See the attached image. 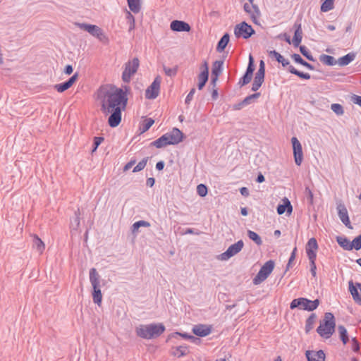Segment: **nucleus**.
I'll return each instance as SVG.
<instances>
[{
  "mask_svg": "<svg viewBox=\"0 0 361 361\" xmlns=\"http://www.w3.org/2000/svg\"><path fill=\"white\" fill-rule=\"evenodd\" d=\"M97 99L101 101L102 111L121 108L124 110L128 104L126 92L115 85H102L97 90Z\"/></svg>",
  "mask_w": 361,
  "mask_h": 361,
  "instance_id": "nucleus-1",
  "label": "nucleus"
},
{
  "mask_svg": "<svg viewBox=\"0 0 361 361\" xmlns=\"http://www.w3.org/2000/svg\"><path fill=\"white\" fill-rule=\"evenodd\" d=\"M166 330L162 323H153L150 324H140L135 328V333L138 337L144 339H152L160 336Z\"/></svg>",
  "mask_w": 361,
  "mask_h": 361,
  "instance_id": "nucleus-2",
  "label": "nucleus"
},
{
  "mask_svg": "<svg viewBox=\"0 0 361 361\" xmlns=\"http://www.w3.org/2000/svg\"><path fill=\"white\" fill-rule=\"evenodd\" d=\"M336 320L334 315L331 312H326L324 314V324L317 329V332L320 336L325 338H329L335 332Z\"/></svg>",
  "mask_w": 361,
  "mask_h": 361,
  "instance_id": "nucleus-3",
  "label": "nucleus"
},
{
  "mask_svg": "<svg viewBox=\"0 0 361 361\" xmlns=\"http://www.w3.org/2000/svg\"><path fill=\"white\" fill-rule=\"evenodd\" d=\"M90 281L92 286V300L97 305L100 306L102 301V294L101 291L100 279L101 276L95 268L90 269Z\"/></svg>",
  "mask_w": 361,
  "mask_h": 361,
  "instance_id": "nucleus-4",
  "label": "nucleus"
},
{
  "mask_svg": "<svg viewBox=\"0 0 361 361\" xmlns=\"http://www.w3.org/2000/svg\"><path fill=\"white\" fill-rule=\"evenodd\" d=\"M293 27L295 29L294 36L293 38V44L295 47H300V53L309 61H315V59L312 54L308 50V49L304 46H300L302 39V30L301 27V23L300 20H296L294 23Z\"/></svg>",
  "mask_w": 361,
  "mask_h": 361,
  "instance_id": "nucleus-5",
  "label": "nucleus"
},
{
  "mask_svg": "<svg viewBox=\"0 0 361 361\" xmlns=\"http://www.w3.org/2000/svg\"><path fill=\"white\" fill-rule=\"evenodd\" d=\"M320 302L321 301L318 298L311 300L306 298H298L291 301L290 308L291 310L298 308L299 310L312 312L319 307Z\"/></svg>",
  "mask_w": 361,
  "mask_h": 361,
  "instance_id": "nucleus-6",
  "label": "nucleus"
},
{
  "mask_svg": "<svg viewBox=\"0 0 361 361\" xmlns=\"http://www.w3.org/2000/svg\"><path fill=\"white\" fill-rule=\"evenodd\" d=\"M275 262L274 260L270 259L266 262L260 268L259 272L253 279L252 282L255 285L260 284L265 281L271 274L274 269Z\"/></svg>",
  "mask_w": 361,
  "mask_h": 361,
  "instance_id": "nucleus-7",
  "label": "nucleus"
},
{
  "mask_svg": "<svg viewBox=\"0 0 361 361\" xmlns=\"http://www.w3.org/2000/svg\"><path fill=\"white\" fill-rule=\"evenodd\" d=\"M255 31L252 27L245 21L237 24L234 27V35L236 38L249 39L255 35Z\"/></svg>",
  "mask_w": 361,
  "mask_h": 361,
  "instance_id": "nucleus-8",
  "label": "nucleus"
},
{
  "mask_svg": "<svg viewBox=\"0 0 361 361\" xmlns=\"http://www.w3.org/2000/svg\"><path fill=\"white\" fill-rule=\"evenodd\" d=\"M126 67L122 73V80L125 82H128L130 78L134 75L140 66V61L138 58H133L132 61H129L126 63Z\"/></svg>",
  "mask_w": 361,
  "mask_h": 361,
  "instance_id": "nucleus-9",
  "label": "nucleus"
},
{
  "mask_svg": "<svg viewBox=\"0 0 361 361\" xmlns=\"http://www.w3.org/2000/svg\"><path fill=\"white\" fill-rule=\"evenodd\" d=\"M255 69V61L253 56L250 54L249 61L244 75L239 79L238 84L240 87L247 85L252 80L253 73Z\"/></svg>",
  "mask_w": 361,
  "mask_h": 361,
  "instance_id": "nucleus-10",
  "label": "nucleus"
},
{
  "mask_svg": "<svg viewBox=\"0 0 361 361\" xmlns=\"http://www.w3.org/2000/svg\"><path fill=\"white\" fill-rule=\"evenodd\" d=\"M161 82V78L159 75H157L152 84L145 90V98L147 99H156L160 92V86Z\"/></svg>",
  "mask_w": 361,
  "mask_h": 361,
  "instance_id": "nucleus-11",
  "label": "nucleus"
},
{
  "mask_svg": "<svg viewBox=\"0 0 361 361\" xmlns=\"http://www.w3.org/2000/svg\"><path fill=\"white\" fill-rule=\"evenodd\" d=\"M249 3L251 4L250 5L247 3H245L243 6L244 11L248 13L250 16V18L253 23L256 25H259V20L258 18H259L261 13L259 11V8L257 5L255 4L254 0H247Z\"/></svg>",
  "mask_w": 361,
  "mask_h": 361,
  "instance_id": "nucleus-12",
  "label": "nucleus"
},
{
  "mask_svg": "<svg viewBox=\"0 0 361 361\" xmlns=\"http://www.w3.org/2000/svg\"><path fill=\"white\" fill-rule=\"evenodd\" d=\"M244 246V243L242 240L232 244L222 254L220 255V259L228 260L233 256L240 252Z\"/></svg>",
  "mask_w": 361,
  "mask_h": 361,
  "instance_id": "nucleus-13",
  "label": "nucleus"
},
{
  "mask_svg": "<svg viewBox=\"0 0 361 361\" xmlns=\"http://www.w3.org/2000/svg\"><path fill=\"white\" fill-rule=\"evenodd\" d=\"M294 161L297 166H300L303 159L302 145L296 137L291 138Z\"/></svg>",
  "mask_w": 361,
  "mask_h": 361,
  "instance_id": "nucleus-14",
  "label": "nucleus"
},
{
  "mask_svg": "<svg viewBox=\"0 0 361 361\" xmlns=\"http://www.w3.org/2000/svg\"><path fill=\"white\" fill-rule=\"evenodd\" d=\"M110 113V116L108 118V124L111 128H116L121 122L122 118V109L121 108H116V109L106 110L105 112Z\"/></svg>",
  "mask_w": 361,
  "mask_h": 361,
  "instance_id": "nucleus-15",
  "label": "nucleus"
},
{
  "mask_svg": "<svg viewBox=\"0 0 361 361\" xmlns=\"http://www.w3.org/2000/svg\"><path fill=\"white\" fill-rule=\"evenodd\" d=\"M348 289L354 301L361 305V283L354 285L353 280L348 282Z\"/></svg>",
  "mask_w": 361,
  "mask_h": 361,
  "instance_id": "nucleus-16",
  "label": "nucleus"
},
{
  "mask_svg": "<svg viewBox=\"0 0 361 361\" xmlns=\"http://www.w3.org/2000/svg\"><path fill=\"white\" fill-rule=\"evenodd\" d=\"M165 135H166L170 145H178L183 141L184 137L183 133L177 128H173L171 132L166 133Z\"/></svg>",
  "mask_w": 361,
  "mask_h": 361,
  "instance_id": "nucleus-17",
  "label": "nucleus"
},
{
  "mask_svg": "<svg viewBox=\"0 0 361 361\" xmlns=\"http://www.w3.org/2000/svg\"><path fill=\"white\" fill-rule=\"evenodd\" d=\"M192 331L197 336L205 337L211 334L212 326L199 324L192 327Z\"/></svg>",
  "mask_w": 361,
  "mask_h": 361,
  "instance_id": "nucleus-18",
  "label": "nucleus"
},
{
  "mask_svg": "<svg viewBox=\"0 0 361 361\" xmlns=\"http://www.w3.org/2000/svg\"><path fill=\"white\" fill-rule=\"evenodd\" d=\"M170 28L174 32H190L191 30L190 25L183 20H174L170 24Z\"/></svg>",
  "mask_w": 361,
  "mask_h": 361,
  "instance_id": "nucleus-19",
  "label": "nucleus"
},
{
  "mask_svg": "<svg viewBox=\"0 0 361 361\" xmlns=\"http://www.w3.org/2000/svg\"><path fill=\"white\" fill-rule=\"evenodd\" d=\"M338 214L342 223L348 228H352L346 207L343 204L337 206Z\"/></svg>",
  "mask_w": 361,
  "mask_h": 361,
  "instance_id": "nucleus-20",
  "label": "nucleus"
},
{
  "mask_svg": "<svg viewBox=\"0 0 361 361\" xmlns=\"http://www.w3.org/2000/svg\"><path fill=\"white\" fill-rule=\"evenodd\" d=\"M87 32H89L92 36L97 37L101 42H104L108 41V38L104 34L102 29L98 27L97 25H90V27L87 30Z\"/></svg>",
  "mask_w": 361,
  "mask_h": 361,
  "instance_id": "nucleus-21",
  "label": "nucleus"
},
{
  "mask_svg": "<svg viewBox=\"0 0 361 361\" xmlns=\"http://www.w3.org/2000/svg\"><path fill=\"white\" fill-rule=\"evenodd\" d=\"M305 355L307 361H325V353L324 350L318 351L307 350Z\"/></svg>",
  "mask_w": 361,
  "mask_h": 361,
  "instance_id": "nucleus-22",
  "label": "nucleus"
},
{
  "mask_svg": "<svg viewBox=\"0 0 361 361\" xmlns=\"http://www.w3.org/2000/svg\"><path fill=\"white\" fill-rule=\"evenodd\" d=\"M276 211L279 215L284 214L286 212L288 216L290 215L293 212V206L290 200L287 197H284L283 204H278Z\"/></svg>",
  "mask_w": 361,
  "mask_h": 361,
  "instance_id": "nucleus-23",
  "label": "nucleus"
},
{
  "mask_svg": "<svg viewBox=\"0 0 361 361\" xmlns=\"http://www.w3.org/2000/svg\"><path fill=\"white\" fill-rule=\"evenodd\" d=\"M318 249L317 241L314 238H311L306 245V253L308 258L317 257L316 251Z\"/></svg>",
  "mask_w": 361,
  "mask_h": 361,
  "instance_id": "nucleus-24",
  "label": "nucleus"
},
{
  "mask_svg": "<svg viewBox=\"0 0 361 361\" xmlns=\"http://www.w3.org/2000/svg\"><path fill=\"white\" fill-rule=\"evenodd\" d=\"M264 77L265 74L260 73H256L253 82L252 84V91L257 92L262 86L264 81Z\"/></svg>",
  "mask_w": 361,
  "mask_h": 361,
  "instance_id": "nucleus-25",
  "label": "nucleus"
},
{
  "mask_svg": "<svg viewBox=\"0 0 361 361\" xmlns=\"http://www.w3.org/2000/svg\"><path fill=\"white\" fill-rule=\"evenodd\" d=\"M230 40V35L228 33L226 32L219 39L216 45V51L219 53H221L224 51L226 47H227Z\"/></svg>",
  "mask_w": 361,
  "mask_h": 361,
  "instance_id": "nucleus-26",
  "label": "nucleus"
},
{
  "mask_svg": "<svg viewBox=\"0 0 361 361\" xmlns=\"http://www.w3.org/2000/svg\"><path fill=\"white\" fill-rule=\"evenodd\" d=\"M338 333L339 339L341 340L342 343L344 345H346L350 341L349 335L346 328L343 325H338Z\"/></svg>",
  "mask_w": 361,
  "mask_h": 361,
  "instance_id": "nucleus-27",
  "label": "nucleus"
},
{
  "mask_svg": "<svg viewBox=\"0 0 361 361\" xmlns=\"http://www.w3.org/2000/svg\"><path fill=\"white\" fill-rule=\"evenodd\" d=\"M356 54L354 52H350L347 54L346 55L340 57L338 59L337 63L341 66H345L350 63L355 58Z\"/></svg>",
  "mask_w": 361,
  "mask_h": 361,
  "instance_id": "nucleus-28",
  "label": "nucleus"
},
{
  "mask_svg": "<svg viewBox=\"0 0 361 361\" xmlns=\"http://www.w3.org/2000/svg\"><path fill=\"white\" fill-rule=\"evenodd\" d=\"M189 353V350L187 345H179L172 348L171 354L177 357H180L187 355Z\"/></svg>",
  "mask_w": 361,
  "mask_h": 361,
  "instance_id": "nucleus-29",
  "label": "nucleus"
},
{
  "mask_svg": "<svg viewBox=\"0 0 361 361\" xmlns=\"http://www.w3.org/2000/svg\"><path fill=\"white\" fill-rule=\"evenodd\" d=\"M32 247L35 248L39 254H42L45 249L44 242L35 234L32 235Z\"/></svg>",
  "mask_w": 361,
  "mask_h": 361,
  "instance_id": "nucleus-30",
  "label": "nucleus"
},
{
  "mask_svg": "<svg viewBox=\"0 0 361 361\" xmlns=\"http://www.w3.org/2000/svg\"><path fill=\"white\" fill-rule=\"evenodd\" d=\"M224 60L215 61L212 64V75L218 76L221 74L223 71Z\"/></svg>",
  "mask_w": 361,
  "mask_h": 361,
  "instance_id": "nucleus-31",
  "label": "nucleus"
},
{
  "mask_svg": "<svg viewBox=\"0 0 361 361\" xmlns=\"http://www.w3.org/2000/svg\"><path fill=\"white\" fill-rule=\"evenodd\" d=\"M150 145L154 146L157 148H162L170 145L169 142H168L166 135L164 134L160 137L151 142Z\"/></svg>",
  "mask_w": 361,
  "mask_h": 361,
  "instance_id": "nucleus-32",
  "label": "nucleus"
},
{
  "mask_svg": "<svg viewBox=\"0 0 361 361\" xmlns=\"http://www.w3.org/2000/svg\"><path fill=\"white\" fill-rule=\"evenodd\" d=\"M149 222L144 220H140L135 222L131 226V232L133 235H136L139 232V228L142 227H149Z\"/></svg>",
  "mask_w": 361,
  "mask_h": 361,
  "instance_id": "nucleus-33",
  "label": "nucleus"
},
{
  "mask_svg": "<svg viewBox=\"0 0 361 361\" xmlns=\"http://www.w3.org/2000/svg\"><path fill=\"white\" fill-rule=\"evenodd\" d=\"M288 71L290 73L297 75L301 79L309 80L311 78V75L309 73L300 71L295 68L294 66H289V67L288 68Z\"/></svg>",
  "mask_w": 361,
  "mask_h": 361,
  "instance_id": "nucleus-34",
  "label": "nucleus"
},
{
  "mask_svg": "<svg viewBox=\"0 0 361 361\" xmlns=\"http://www.w3.org/2000/svg\"><path fill=\"white\" fill-rule=\"evenodd\" d=\"M316 319H317L316 314L312 313L308 317V318L306 319L305 329V332L307 334L309 333L313 329L314 324L316 321Z\"/></svg>",
  "mask_w": 361,
  "mask_h": 361,
  "instance_id": "nucleus-35",
  "label": "nucleus"
},
{
  "mask_svg": "<svg viewBox=\"0 0 361 361\" xmlns=\"http://www.w3.org/2000/svg\"><path fill=\"white\" fill-rule=\"evenodd\" d=\"M128 7L130 10L134 13L140 12L141 6L140 0H127Z\"/></svg>",
  "mask_w": 361,
  "mask_h": 361,
  "instance_id": "nucleus-36",
  "label": "nucleus"
},
{
  "mask_svg": "<svg viewBox=\"0 0 361 361\" xmlns=\"http://www.w3.org/2000/svg\"><path fill=\"white\" fill-rule=\"evenodd\" d=\"M197 78H198L197 88H198V90H201L205 86L206 83L207 82V81L209 80V74H206V73H204V72H201L198 75Z\"/></svg>",
  "mask_w": 361,
  "mask_h": 361,
  "instance_id": "nucleus-37",
  "label": "nucleus"
},
{
  "mask_svg": "<svg viewBox=\"0 0 361 361\" xmlns=\"http://www.w3.org/2000/svg\"><path fill=\"white\" fill-rule=\"evenodd\" d=\"M80 209H78L74 214V217L71 221V228L73 230H78L80 226Z\"/></svg>",
  "mask_w": 361,
  "mask_h": 361,
  "instance_id": "nucleus-38",
  "label": "nucleus"
},
{
  "mask_svg": "<svg viewBox=\"0 0 361 361\" xmlns=\"http://www.w3.org/2000/svg\"><path fill=\"white\" fill-rule=\"evenodd\" d=\"M319 60L326 66H334L337 63L334 56L326 54H322L319 56Z\"/></svg>",
  "mask_w": 361,
  "mask_h": 361,
  "instance_id": "nucleus-39",
  "label": "nucleus"
},
{
  "mask_svg": "<svg viewBox=\"0 0 361 361\" xmlns=\"http://www.w3.org/2000/svg\"><path fill=\"white\" fill-rule=\"evenodd\" d=\"M336 242L338 244L343 247L345 250L350 251V240L345 236H337L336 237Z\"/></svg>",
  "mask_w": 361,
  "mask_h": 361,
  "instance_id": "nucleus-40",
  "label": "nucleus"
},
{
  "mask_svg": "<svg viewBox=\"0 0 361 361\" xmlns=\"http://www.w3.org/2000/svg\"><path fill=\"white\" fill-rule=\"evenodd\" d=\"M247 236L250 240L254 241L257 245L260 246L262 245V240L261 237L259 236V235L258 233H257L256 232L248 230L247 231Z\"/></svg>",
  "mask_w": 361,
  "mask_h": 361,
  "instance_id": "nucleus-41",
  "label": "nucleus"
},
{
  "mask_svg": "<svg viewBox=\"0 0 361 361\" xmlns=\"http://www.w3.org/2000/svg\"><path fill=\"white\" fill-rule=\"evenodd\" d=\"M334 0H325L321 5L320 10L322 12H328L332 10L334 7Z\"/></svg>",
  "mask_w": 361,
  "mask_h": 361,
  "instance_id": "nucleus-42",
  "label": "nucleus"
},
{
  "mask_svg": "<svg viewBox=\"0 0 361 361\" xmlns=\"http://www.w3.org/2000/svg\"><path fill=\"white\" fill-rule=\"evenodd\" d=\"M350 250L355 249L356 250H360L361 249V234L355 237L352 242H350V245H349Z\"/></svg>",
  "mask_w": 361,
  "mask_h": 361,
  "instance_id": "nucleus-43",
  "label": "nucleus"
},
{
  "mask_svg": "<svg viewBox=\"0 0 361 361\" xmlns=\"http://www.w3.org/2000/svg\"><path fill=\"white\" fill-rule=\"evenodd\" d=\"M154 121L151 118H146L143 123L142 124L141 127L140 128V130L142 133H145L146 131H147L150 128L151 126L154 124Z\"/></svg>",
  "mask_w": 361,
  "mask_h": 361,
  "instance_id": "nucleus-44",
  "label": "nucleus"
},
{
  "mask_svg": "<svg viewBox=\"0 0 361 361\" xmlns=\"http://www.w3.org/2000/svg\"><path fill=\"white\" fill-rule=\"evenodd\" d=\"M149 157L143 158L133 169V173L139 172L145 169L148 161Z\"/></svg>",
  "mask_w": 361,
  "mask_h": 361,
  "instance_id": "nucleus-45",
  "label": "nucleus"
},
{
  "mask_svg": "<svg viewBox=\"0 0 361 361\" xmlns=\"http://www.w3.org/2000/svg\"><path fill=\"white\" fill-rule=\"evenodd\" d=\"M163 69H164L165 74L169 77H174L175 75H176L177 72H178V66H175L173 68H169V67H166V66H164Z\"/></svg>",
  "mask_w": 361,
  "mask_h": 361,
  "instance_id": "nucleus-46",
  "label": "nucleus"
},
{
  "mask_svg": "<svg viewBox=\"0 0 361 361\" xmlns=\"http://www.w3.org/2000/svg\"><path fill=\"white\" fill-rule=\"evenodd\" d=\"M259 97L260 92H256L252 94L248 95L243 100V104H245V106L249 105L252 103L253 99H257Z\"/></svg>",
  "mask_w": 361,
  "mask_h": 361,
  "instance_id": "nucleus-47",
  "label": "nucleus"
},
{
  "mask_svg": "<svg viewBox=\"0 0 361 361\" xmlns=\"http://www.w3.org/2000/svg\"><path fill=\"white\" fill-rule=\"evenodd\" d=\"M70 87L71 86L67 82V81L54 85V89L56 90L59 92H63L68 90Z\"/></svg>",
  "mask_w": 361,
  "mask_h": 361,
  "instance_id": "nucleus-48",
  "label": "nucleus"
},
{
  "mask_svg": "<svg viewBox=\"0 0 361 361\" xmlns=\"http://www.w3.org/2000/svg\"><path fill=\"white\" fill-rule=\"evenodd\" d=\"M296 252H297V247H295L290 254V256L289 257V259H288V264H286V269H285V271L284 273H286L291 267H292V263L295 260V256H296Z\"/></svg>",
  "mask_w": 361,
  "mask_h": 361,
  "instance_id": "nucleus-49",
  "label": "nucleus"
},
{
  "mask_svg": "<svg viewBox=\"0 0 361 361\" xmlns=\"http://www.w3.org/2000/svg\"><path fill=\"white\" fill-rule=\"evenodd\" d=\"M208 189L204 184H200L197 187V192L200 197H205L207 194Z\"/></svg>",
  "mask_w": 361,
  "mask_h": 361,
  "instance_id": "nucleus-50",
  "label": "nucleus"
},
{
  "mask_svg": "<svg viewBox=\"0 0 361 361\" xmlns=\"http://www.w3.org/2000/svg\"><path fill=\"white\" fill-rule=\"evenodd\" d=\"M331 110L337 115H343L344 113L343 108L340 104H332L331 106Z\"/></svg>",
  "mask_w": 361,
  "mask_h": 361,
  "instance_id": "nucleus-51",
  "label": "nucleus"
},
{
  "mask_svg": "<svg viewBox=\"0 0 361 361\" xmlns=\"http://www.w3.org/2000/svg\"><path fill=\"white\" fill-rule=\"evenodd\" d=\"M104 138L103 137H94L92 153L94 152L97 149L98 147L104 141Z\"/></svg>",
  "mask_w": 361,
  "mask_h": 361,
  "instance_id": "nucleus-52",
  "label": "nucleus"
},
{
  "mask_svg": "<svg viewBox=\"0 0 361 361\" xmlns=\"http://www.w3.org/2000/svg\"><path fill=\"white\" fill-rule=\"evenodd\" d=\"M316 258L317 257L308 258L310 260V272H311L312 276H314V277H315L316 274H316L317 267H316V263H315Z\"/></svg>",
  "mask_w": 361,
  "mask_h": 361,
  "instance_id": "nucleus-53",
  "label": "nucleus"
},
{
  "mask_svg": "<svg viewBox=\"0 0 361 361\" xmlns=\"http://www.w3.org/2000/svg\"><path fill=\"white\" fill-rule=\"evenodd\" d=\"M192 335L187 333L174 332L169 336V338H176L177 336H181L183 338L190 340Z\"/></svg>",
  "mask_w": 361,
  "mask_h": 361,
  "instance_id": "nucleus-54",
  "label": "nucleus"
},
{
  "mask_svg": "<svg viewBox=\"0 0 361 361\" xmlns=\"http://www.w3.org/2000/svg\"><path fill=\"white\" fill-rule=\"evenodd\" d=\"M307 200L310 204H313V193L309 187H306L305 190Z\"/></svg>",
  "mask_w": 361,
  "mask_h": 361,
  "instance_id": "nucleus-55",
  "label": "nucleus"
},
{
  "mask_svg": "<svg viewBox=\"0 0 361 361\" xmlns=\"http://www.w3.org/2000/svg\"><path fill=\"white\" fill-rule=\"evenodd\" d=\"M351 343H352V350L353 352L355 353H359L360 351V343L358 342V341L357 340V338L355 337V338H352L351 339Z\"/></svg>",
  "mask_w": 361,
  "mask_h": 361,
  "instance_id": "nucleus-56",
  "label": "nucleus"
},
{
  "mask_svg": "<svg viewBox=\"0 0 361 361\" xmlns=\"http://www.w3.org/2000/svg\"><path fill=\"white\" fill-rule=\"evenodd\" d=\"M268 55L271 58H274L276 59V61L278 62L283 57V56L281 54H279V52H277L276 50H272V51H268Z\"/></svg>",
  "mask_w": 361,
  "mask_h": 361,
  "instance_id": "nucleus-57",
  "label": "nucleus"
},
{
  "mask_svg": "<svg viewBox=\"0 0 361 361\" xmlns=\"http://www.w3.org/2000/svg\"><path fill=\"white\" fill-rule=\"evenodd\" d=\"M137 160L135 158L131 159V160L127 163L123 167V171L126 172L132 168L136 164Z\"/></svg>",
  "mask_w": 361,
  "mask_h": 361,
  "instance_id": "nucleus-58",
  "label": "nucleus"
},
{
  "mask_svg": "<svg viewBox=\"0 0 361 361\" xmlns=\"http://www.w3.org/2000/svg\"><path fill=\"white\" fill-rule=\"evenodd\" d=\"M195 92V89L192 88L185 98V103L186 104H189L190 103L191 100L192 99Z\"/></svg>",
  "mask_w": 361,
  "mask_h": 361,
  "instance_id": "nucleus-59",
  "label": "nucleus"
},
{
  "mask_svg": "<svg viewBox=\"0 0 361 361\" xmlns=\"http://www.w3.org/2000/svg\"><path fill=\"white\" fill-rule=\"evenodd\" d=\"M291 58L295 63L300 64V65L303 63V61H304V59L298 54H293L291 55Z\"/></svg>",
  "mask_w": 361,
  "mask_h": 361,
  "instance_id": "nucleus-60",
  "label": "nucleus"
},
{
  "mask_svg": "<svg viewBox=\"0 0 361 361\" xmlns=\"http://www.w3.org/2000/svg\"><path fill=\"white\" fill-rule=\"evenodd\" d=\"M78 78V73H75L71 78H69L66 81L69 84V85L71 87L75 82Z\"/></svg>",
  "mask_w": 361,
  "mask_h": 361,
  "instance_id": "nucleus-61",
  "label": "nucleus"
},
{
  "mask_svg": "<svg viewBox=\"0 0 361 361\" xmlns=\"http://www.w3.org/2000/svg\"><path fill=\"white\" fill-rule=\"evenodd\" d=\"M278 38L286 41L288 44L291 43L290 36L287 33H286V32L280 34L278 36Z\"/></svg>",
  "mask_w": 361,
  "mask_h": 361,
  "instance_id": "nucleus-62",
  "label": "nucleus"
},
{
  "mask_svg": "<svg viewBox=\"0 0 361 361\" xmlns=\"http://www.w3.org/2000/svg\"><path fill=\"white\" fill-rule=\"evenodd\" d=\"M75 25L78 27H79V28H80L82 30H84L87 32V30H88V29L90 27V24H87V23H75Z\"/></svg>",
  "mask_w": 361,
  "mask_h": 361,
  "instance_id": "nucleus-63",
  "label": "nucleus"
},
{
  "mask_svg": "<svg viewBox=\"0 0 361 361\" xmlns=\"http://www.w3.org/2000/svg\"><path fill=\"white\" fill-rule=\"evenodd\" d=\"M351 100L354 104H357L361 107V96L353 94Z\"/></svg>",
  "mask_w": 361,
  "mask_h": 361,
  "instance_id": "nucleus-64",
  "label": "nucleus"
}]
</instances>
